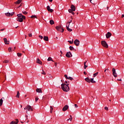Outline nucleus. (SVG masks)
I'll return each instance as SVG.
<instances>
[{"instance_id": "nucleus-18", "label": "nucleus", "mask_w": 124, "mask_h": 124, "mask_svg": "<svg viewBox=\"0 0 124 124\" xmlns=\"http://www.w3.org/2000/svg\"><path fill=\"white\" fill-rule=\"evenodd\" d=\"M36 93H42V90H41L40 88H37L36 90Z\"/></svg>"}, {"instance_id": "nucleus-24", "label": "nucleus", "mask_w": 124, "mask_h": 124, "mask_svg": "<svg viewBox=\"0 0 124 124\" xmlns=\"http://www.w3.org/2000/svg\"><path fill=\"white\" fill-rule=\"evenodd\" d=\"M86 63H87V61L84 62V69H86L88 67V65H86Z\"/></svg>"}, {"instance_id": "nucleus-12", "label": "nucleus", "mask_w": 124, "mask_h": 124, "mask_svg": "<svg viewBox=\"0 0 124 124\" xmlns=\"http://www.w3.org/2000/svg\"><path fill=\"white\" fill-rule=\"evenodd\" d=\"M3 40H4V42L5 43V44L6 45H8L9 44V41H7V39L6 38H4L3 39Z\"/></svg>"}, {"instance_id": "nucleus-1", "label": "nucleus", "mask_w": 124, "mask_h": 124, "mask_svg": "<svg viewBox=\"0 0 124 124\" xmlns=\"http://www.w3.org/2000/svg\"><path fill=\"white\" fill-rule=\"evenodd\" d=\"M68 85H69V84H65L64 83H62L61 84L62 89L63 92H68L69 91L70 89Z\"/></svg>"}, {"instance_id": "nucleus-14", "label": "nucleus", "mask_w": 124, "mask_h": 124, "mask_svg": "<svg viewBox=\"0 0 124 124\" xmlns=\"http://www.w3.org/2000/svg\"><path fill=\"white\" fill-rule=\"evenodd\" d=\"M71 9L72 11H75V10H76V7L74 5H71Z\"/></svg>"}, {"instance_id": "nucleus-22", "label": "nucleus", "mask_w": 124, "mask_h": 124, "mask_svg": "<svg viewBox=\"0 0 124 124\" xmlns=\"http://www.w3.org/2000/svg\"><path fill=\"white\" fill-rule=\"evenodd\" d=\"M22 2V0H18L17 1L15 2L16 4H20Z\"/></svg>"}, {"instance_id": "nucleus-51", "label": "nucleus", "mask_w": 124, "mask_h": 124, "mask_svg": "<svg viewBox=\"0 0 124 124\" xmlns=\"http://www.w3.org/2000/svg\"><path fill=\"white\" fill-rule=\"evenodd\" d=\"M65 83H66V85H67V84H69V83H68V82H67V81H65Z\"/></svg>"}, {"instance_id": "nucleus-44", "label": "nucleus", "mask_w": 124, "mask_h": 124, "mask_svg": "<svg viewBox=\"0 0 124 124\" xmlns=\"http://www.w3.org/2000/svg\"><path fill=\"white\" fill-rule=\"evenodd\" d=\"M64 77L66 79H68V77H67V75H64Z\"/></svg>"}, {"instance_id": "nucleus-26", "label": "nucleus", "mask_w": 124, "mask_h": 124, "mask_svg": "<svg viewBox=\"0 0 124 124\" xmlns=\"http://www.w3.org/2000/svg\"><path fill=\"white\" fill-rule=\"evenodd\" d=\"M47 61L48 62H54V61H53L51 57H48V58L47 59Z\"/></svg>"}, {"instance_id": "nucleus-61", "label": "nucleus", "mask_w": 124, "mask_h": 124, "mask_svg": "<svg viewBox=\"0 0 124 124\" xmlns=\"http://www.w3.org/2000/svg\"><path fill=\"white\" fill-rule=\"evenodd\" d=\"M22 6V4H21L18 7H21Z\"/></svg>"}, {"instance_id": "nucleus-36", "label": "nucleus", "mask_w": 124, "mask_h": 124, "mask_svg": "<svg viewBox=\"0 0 124 124\" xmlns=\"http://www.w3.org/2000/svg\"><path fill=\"white\" fill-rule=\"evenodd\" d=\"M17 55L18 57H21L22 56V53H17Z\"/></svg>"}, {"instance_id": "nucleus-11", "label": "nucleus", "mask_w": 124, "mask_h": 124, "mask_svg": "<svg viewBox=\"0 0 124 124\" xmlns=\"http://www.w3.org/2000/svg\"><path fill=\"white\" fill-rule=\"evenodd\" d=\"M24 18L23 17H18L16 19V21L18 22H20V23H22L23 22Z\"/></svg>"}, {"instance_id": "nucleus-10", "label": "nucleus", "mask_w": 124, "mask_h": 124, "mask_svg": "<svg viewBox=\"0 0 124 124\" xmlns=\"http://www.w3.org/2000/svg\"><path fill=\"white\" fill-rule=\"evenodd\" d=\"M111 36H112V34L110 32H108L106 34V36L107 38H109V37H111Z\"/></svg>"}, {"instance_id": "nucleus-40", "label": "nucleus", "mask_w": 124, "mask_h": 124, "mask_svg": "<svg viewBox=\"0 0 124 124\" xmlns=\"http://www.w3.org/2000/svg\"><path fill=\"white\" fill-rule=\"evenodd\" d=\"M8 51L9 52H11V51H12V48L11 47H9Z\"/></svg>"}, {"instance_id": "nucleus-5", "label": "nucleus", "mask_w": 124, "mask_h": 124, "mask_svg": "<svg viewBox=\"0 0 124 124\" xmlns=\"http://www.w3.org/2000/svg\"><path fill=\"white\" fill-rule=\"evenodd\" d=\"M24 110H28V111H32V108H31V106L30 105H27L25 108Z\"/></svg>"}, {"instance_id": "nucleus-32", "label": "nucleus", "mask_w": 124, "mask_h": 124, "mask_svg": "<svg viewBox=\"0 0 124 124\" xmlns=\"http://www.w3.org/2000/svg\"><path fill=\"white\" fill-rule=\"evenodd\" d=\"M3 62H4V63H7L9 62V60H5Z\"/></svg>"}, {"instance_id": "nucleus-6", "label": "nucleus", "mask_w": 124, "mask_h": 124, "mask_svg": "<svg viewBox=\"0 0 124 124\" xmlns=\"http://www.w3.org/2000/svg\"><path fill=\"white\" fill-rule=\"evenodd\" d=\"M112 75L114 76V77L116 78L118 76V75L117 74V73L116 72V69L113 68H112Z\"/></svg>"}, {"instance_id": "nucleus-41", "label": "nucleus", "mask_w": 124, "mask_h": 124, "mask_svg": "<svg viewBox=\"0 0 124 124\" xmlns=\"http://www.w3.org/2000/svg\"><path fill=\"white\" fill-rule=\"evenodd\" d=\"M73 11H72V9H69L68 10V12L69 13H72V12H73Z\"/></svg>"}, {"instance_id": "nucleus-27", "label": "nucleus", "mask_w": 124, "mask_h": 124, "mask_svg": "<svg viewBox=\"0 0 124 124\" xmlns=\"http://www.w3.org/2000/svg\"><path fill=\"white\" fill-rule=\"evenodd\" d=\"M41 74H43V75H46V73H45V71L43 70V68H42V72L41 73Z\"/></svg>"}, {"instance_id": "nucleus-17", "label": "nucleus", "mask_w": 124, "mask_h": 124, "mask_svg": "<svg viewBox=\"0 0 124 124\" xmlns=\"http://www.w3.org/2000/svg\"><path fill=\"white\" fill-rule=\"evenodd\" d=\"M36 62L37 63H39V64H42V62H41V61L39 59V58H37Z\"/></svg>"}, {"instance_id": "nucleus-55", "label": "nucleus", "mask_w": 124, "mask_h": 124, "mask_svg": "<svg viewBox=\"0 0 124 124\" xmlns=\"http://www.w3.org/2000/svg\"><path fill=\"white\" fill-rule=\"evenodd\" d=\"M118 80V81H122V79H117Z\"/></svg>"}, {"instance_id": "nucleus-52", "label": "nucleus", "mask_w": 124, "mask_h": 124, "mask_svg": "<svg viewBox=\"0 0 124 124\" xmlns=\"http://www.w3.org/2000/svg\"><path fill=\"white\" fill-rule=\"evenodd\" d=\"M60 53H61V55H62V50L60 51Z\"/></svg>"}, {"instance_id": "nucleus-7", "label": "nucleus", "mask_w": 124, "mask_h": 124, "mask_svg": "<svg viewBox=\"0 0 124 124\" xmlns=\"http://www.w3.org/2000/svg\"><path fill=\"white\" fill-rule=\"evenodd\" d=\"M74 44L76 46H79L80 45V41L78 39H76L74 42Z\"/></svg>"}, {"instance_id": "nucleus-45", "label": "nucleus", "mask_w": 124, "mask_h": 124, "mask_svg": "<svg viewBox=\"0 0 124 124\" xmlns=\"http://www.w3.org/2000/svg\"><path fill=\"white\" fill-rule=\"evenodd\" d=\"M105 110H107V111H108V107H105Z\"/></svg>"}, {"instance_id": "nucleus-37", "label": "nucleus", "mask_w": 124, "mask_h": 124, "mask_svg": "<svg viewBox=\"0 0 124 124\" xmlns=\"http://www.w3.org/2000/svg\"><path fill=\"white\" fill-rule=\"evenodd\" d=\"M68 42H69V43H70V44H73V39H72V41H68Z\"/></svg>"}, {"instance_id": "nucleus-48", "label": "nucleus", "mask_w": 124, "mask_h": 124, "mask_svg": "<svg viewBox=\"0 0 124 124\" xmlns=\"http://www.w3.org/2000/svg\"><path fill=\"white\" fill-rule=\"evenodd\" d=\"M75 106L76 108H78V105H77V104H75Z\"/></svg>"}, {"instance_id": "nucleus-33", "label": "nucleus", "mask_w": 124, "mask_h": 124, "mask_svg": "<svg viewBox=\"0 0 124 124\" xmlns=\"http://www.w3.org/2000/svg\"><path fill=\"white\" fill-rule=\"evenodd\" d=\"M68 80H70L71 81H72V80H73V78H72V77H69L68 78Z\"/></svg>"}, {"instance_id": "nucleus-2", "label": "nucleus", "mask_w": 124, "mask_h": 124, "mask_svg": "<svg viewBox=\"0 0 124 124\" xmlns=\"http://www.w3.org/2000/svg\"><path fill=\"white\" fill-rule=\"evenodd\" d=\"M72 22V19L70 20V21L69 22L66 23V27L68 31H72V29L69 28V26H70L69 24H70V23H71Z\"/></svg>"}, {"instance_id": "nucleus-50", "label": "nucleus", "mask_w": 124, "mask_h": 124, "mask_svg": "<svg viewBox=\"0 0 124 124\" xmlns=\"http://www.w3.org/2000/svg\"><path fill=\"white\" fill-rule=\"evenodd\" d=\"M84 75H87V73L86 72H83Z\"/></svg>"}, {"instance_id": "nucleus-63", "label": "nucleus", "mask_w": 124, "mask_h": 124, "mask_svg": "<svg viewBox=\"0 0 124 124\" xmlns=\"http://www.w3.org/2000/svg\"><path fill=\"white\" fill-rule=\"evenodd\" d=\"M107 9L108 10V9H109V7H107Z\"/></svg>"}, {"instance_id": "nucleus-58", "label": "nucleus", "mask_w": 124, "mask_h": 124, "mask_svg": "<svg viewBox=\"0 0 124 124\" xmlns=\"http://www.w3.org/2000/svg\"><path fill=\"white\" fill-rule=\"evenodd\" d=\"M1 99H2H2H5V98H4V97H2L1 98Z\"/></svg>"}, {"instance_id": "nucleus-39", "label": "nucleus", "mask_w": 124, "mask_h": 124, "mask_svg": "<svg viewBox=\"0 0 124 124\" xmlns=\"http://www.w3.org/2000/svg\"><path fill=\"white\" fill-rule=\"evenodd\" d=\"M38 99H39V98H38V97H36L35 100V102H37V101L38 100Z\"/></svg>"}, {"instance_id": "nucleus-64", "label": "nucleus", "mask_w": 124, "mask_h": 124, "mask_svg": "<svg viewBox=\"0 0 124 124\" xmlns=\"http://www.w3.org/2000/svg\"><path fill=\"white\" fill-rule=\"evenodd\" d=\"M92 0H90V2L92 3Z\"/></svg>"}, {"instance_id": "nucleus-4", "label": "nucleus", "mask_w": 124, "mask_h": 124, "mask_svg": "<svg viewBox=\"0 0 124 124\" xmlns=\"http://www.w3.org/2000/svg\"><path fill=\"white\" fill-rule=\"evenodd\" d=\"M101 45L103 47H105V48H108V44L105 41H102L101 42Z\"/></svg>"}, {"instance_id": "nucleus-30", "label": "nucleus", "mask_w": 124, "mask_h": 124, "mask_svg": "<svg viewBox=\"0 0 124 124\" xmlns=\"http://www.w3.org/2000/svg\"><path fill=\"white\" fill-rule=\"evenodd\" d=\"M69 49L71 50V51H73L74 50V47L72 46H70Z\"/></svg>"}, {"instance_id": "nucleus-20", "label": "nucleus", "mask_w": 124, "mask_h": 124, "mask_svg": "<svg viewBox=\"0 0 124 124\" xmlns=\"http://www.w3.org/2000/svg\"><path fill=\"white\" fill-rule=\"evenodd\" d=\"M44 40H45V41H49L48 36H44Z\"/></svg>"}, {"instance_id": "nucleus-46", "label": "nucleus", "mask_w": 124, "mask_h": 124, "mask_svg": "<svg viewBox=\"0 0 124 124\" xmlns=\"http://www.w3.org/2000/svg\"><path fill=\"white\" fill-rule=\"evenodd\" d=\"M13 15H14V12L10 13V16H12Z\"/></svg>"}, {"instance_id": "nucleus-28", "label": "nucleus", "mask_w": 124, "mask_h": 124, "mask_svg": "<svg viewBox=\"0 0 124 124\" xmlns=\"http://www.w3.org/2000/svg\"><path fill=\"white\" fill-rule=\"evenodd\" d=\"M50 113H53V107L52 106H50Z\"/></svg>"}, {"instance_id": "nucleus-42", "label": "nucleus", "mask_w": 124, "mask_h": 124, "mask_svg": "<svg viewBox=\"0 0 124 124\" xmlns=\"http://www.w3.org/2000/svg\"><path fill=\"white\" fill-rule=\"evenodd\" d=\"M31 18H36V19H37V17H36V16H31Z\"/></svg>"}, {"instance_id": "nucleus-9", "label": "nucleus", "mask_w": 124, "mask_h": 124, "mask_svg": "<svg viewBox=\"0 0 124 124\" xmlns=\"http://www.w3.org/2000/svg\"><path fill=\"white\" fill-rule=\"evenodd\" d=\"M17 17H18V18H21V17H22L21 18H23V19H24V20H25V19H26V16H23V15L22 14H17Z\"/></svg>"}, {"instance_id": "nucleus-25", "label": "nucleus", "mask_w": 124, "mask_h": 124, "mask_svg": "<svg viewBox=\"0 0 124 124\" xmlns=\"http://www.w3.org/2000/svg\"><path fill=\"white\" fill-rule=\"evenodd\" d=\"M49 23L50 25H54L55 24V22H54V20H51L49 21Z\"/></svg>"}, {"instance_id": "nucleus-54", "label": "nucleus", "mask_w": 124, "mask_h": 124, "mask_svg": "<svg viewBox=\"0 0 124 124\" xmlns=\"http://www.w3.org/2000/svg\"><path fill=\"white\" fill-rule=\"evenodd\" d=\"M124 15H122V18H124Z\"/></svg>"}, {"instance_id": "nucleus-56", "label": "nucleus", "mask_w": 124, "mask_h": 124, "mask_svg": "<svg viewBox=\"0 0 124 124\" xmlns=\"http://www.w3.org/2000/svg\"><path fill=\"white\" fill-rule=\"evenodd\" d=\"M71 14H72L73 15H74V12H72Z\"/></svg>"}, {"instance_id": "nucleus-21", "label": "nucleus", "mask_w": 124, "mask_h": 124, "mask_svg": "<svg viewBox=\"0 0 124 124\" xmlns=\"http://www.w3.org/2000/svg\"><path fill=\"white\" fill-rule=\"evenodd\" d=\"M2 104H3V100L2 99H0V107L2 106Z\"/></svg>"}, {"instance_id": "nucleus-59", "label": "nucleus", "mask_w": 124, "mask_h": 124, "mask_svg": "<svg viewBox=\"0 0 124 124\" xmlns=\"http://www.w3.org/2000/svg\"><path fill=\"white\" fill-rule=\"evenodd\" d=\"M25 39H27V36H26V35H25Z\"/></svg>"}, {"instance_id": "nucleus-60", "label": "nucleus", "mask_w": 124, "mask_h": 124, "mask_svg": "<svg viewBox=\"0 0 124 124\" xmlns=\"http://www.w3.org/2000/svg\"><path fill=\"white\" fill-rule=\"evenodd\" d=\"M107 70V69H106L105 70H104V72H106V71Z\"/></svg>"}, {"instance_id": "nucleus-13", "label": "nucleus", "mask_w": 124, "mask_h": 124, "mask_svg": "<svg viewBox=\"0 0 124 124\" xmlns=\"http://www.w3.org/2000/svg\"><path fill=\"white\" fill-rule=\"evenodd\" d=\"M68 105H65L62 108V111H65L68 109Z\"/></svg>"}, {"instance_id": "nucleus-49", "label": "nucleus", "mask_w": 124, "mask_h": 124, "mask_svg": "<svg viewBox=\"0 0 124 124\" xmlns=\"http://www.w3.org/2000/svg\"><path fill=\"white\" fill-rule=\"evenodd\" d=\"M5 30V29H1L0 31H3Z\"/></svg>"}, {"instance_id": "nucleus-43", "label": "nucleus", "mask_w": 124, "mask_h": 124, "mask_svg": "<svg viewBox=\"0 0 124 124\" xmlns=\"http://www.w3.org/2000/svg\"><path fill=\"white\" fill-rule=\"evenodd\" d=\"M39 38H40L41 39H43V36H41V35H39Z\"/></svg>"}, {"instance_id": "nucleus-38", "label": "nucleus", "mask_w": 124, "mask_h": 124, "mask_svg": "<svg viewBox=\"0 0 124 124\" xmlns=\"http://www.w3.org/2000/svg\"><path fill=\"white\" fill-rule=\"evenodd\" d=\"M22 13L23 14H24L25 15H27V14H28V12H27L26 11H22Z\"/></svg>"}, {"instance_id": "nucleus-57", "label": "nucleus", "mask_w": 124, "mask_h": 124, "mask_svg": "<svg viewBox=\"0 0 124 124\" xmlns=\"http://www.w3.org/2000/svg\"><path fill=\"white\" fill-rule=\"evenodd\" d=\"M49 1H50V2H52V1H53V0H48Z\"/></svg>"}, {"instance_id": "nucleus-16", "label": "nucleus", "mask_w": 124, "mask_h": 124, "mask_svg": "<svg viewBox=\"0 0 124 124\" xmlns=\"http://www.w3.org/2000/svg\"><path fill=\"white\" fill-rule=\"evenodd\" d=\"M18 122H19V121L18 120V119H16V122L12 121L10 123V124H18Z\"/></svg>"}, {"instance_id": "nucleus-53", "label": "nucleus", "mask_w": 124, "mask_h": 124, "mask_svg": "<svg viewBox=\"0 0 124 124\" xmlns=\"http://www.w3.org/2000/svg\"><path fill=\"white\" fill-rule=\"evenodd\" d=\"M57 62H55V65L56 67H57Z\"/></svg>"}, {"instance_id": "nucleus-23", "label": "nucleus", "mask_w": 124, "mask_h": 124, "mask_svg": "<svg viewBox=\"0 0 124 124\" xmlns=\"http://www.w3.org/2000/svg\"><path fill=\"white\" fill-rule=\"evenodd\" d=\"M16 97H17V98H19V97H20V93L19 92V91H17V94H16Z\"/></svg>"}, {"instance_id": "nucleus-29", "label": "nucleus", "mask_w": 124, "mask_h": 124, "mask_svg": "<svg viewBox=\"0 0 124 124\" xmlns=\"http://www.w3.org/2000/svg\"><path fill=\"white\" fill-rule=\"evenodd\" d=\"M91 83H95V81L93 80V78H92L90 79Z\"/></svg>"}, {"instance_id": "nucleus-19", "label": "nucleus", "mask_w": 124, "mask_h": 124, "mask_svg": "<svg viewBox=\"0 0 124 124\" xmlns=\"http://www.w3.org/2000/svg\"><path fill=\"white\" fill-rule=\"evenodd\" d=\"M85 80L86 82H88V83H91V79L89 78H85Z\"/></svg>"}, {"instance_id": "nucleus-35", "label": "nucleus", "mask_w": 124, "mask_h": 124, "mask_svg": "<svg viewBox=\"0 0 124 124\" xmlns=\"http://www.w3.org/2000/svg\"><path fill=\"white\" fill-rule=\"evenodd\" d=\"M70 118L67 120V121H69L70 120V121H72V116L71 115H70Z\"/></svg>"}, {"instance_id": "nucleus-15", "label": "nucleus", "mask_w": 124, "mask_h": 124, "mask_svg": "<svg viewBox=\"0 0 124 124\" xmlns=\"http://www.w3.org/2000/svg\"><path fill=\"white\" fill-rule=\"evenodd\" d=\"M46 8H47V11H49V12H51V13L53 12V9H52L50 8V6H49V5L47 6L46 7Z\"/></svg>"}, {"instance_id": "nucleus-34", "label": "nucleus", "mask_w": 124, "mask_h": 124, "mask_svg": "<svg viewBox=\"0 0 124 124\" xmlns=\"http://www.w3.org/2000/svg\"><path fill=\"white\" fill-rule=\"evenodd\" d=\"M98 74V72H96V73L93 74V77H96V76H97Z\"/></svg>"}, {"instance_id": "nucleus-31", "label": "nucleus", "mask_w": 124, "mask_h": 124, "mask_svg": "<svg viewBox=\"0 0 124 124\" xmlns=\"http://www.w3.org/2000/svg\"><path fill=\"white\" fill-rule=\"evenodd\" d=\"M6 16H7L8 17H10V13H7L5 14Z\"/></svg>"}, {"instance_id": "nucleus-62", "label": "nucleus", "mask_w": 124, "mask_h": 124, "mask_svg": "<svg viewBox=\"0 0 124 124\" xmlns=\"http://www.w3.org/2000/svg\"><path fill=\"white\" fill-rule=\"evenodd\" d=\"M49 78H53V77L52 76H50V77Z\"/></svg>"}, {"instance_id": "nucleus-47", "label": "nucleus", "mask_w": 124, "mask_h": 124, "mask_svg": "<svg viewBox=\"0 0 124 124\" xmlns=\"http://www.w3.org/2000/svg\"><path fill=\"white\" fill-rule=\"evenodd\" d=\"M29 36L30 37H31V36H32V34L31 33L29 34Z\"/></svg>"}, {"instance_id": "nucleus-3", "label": "nucleus", "mask_w": 124, "mask_h": 124, "mask_svg": "<svg viewBox=\"0 0 124 124\" xmlns=\"http://www.w3.org/2000/svg\"><path fill=\"white\" fill-rule=\"evenodd\" d=\"M56 29L58 31H61V32H63V31H64V29H63L62 26H56Z\"/></svg>"}, {"instance_id": "nucleus-8", "label": "nucleus", "mask_w": 124, "mask_h": 124, "mask_svg": "<svg viewBox=\"0 0 124 124\" xmlns=\"http://www.w3.org/2000/svg\"><path fill=\"white\" fill-rule=\"evenodd\" d=\"M66 57L67 58H71L72 57V54H71L70 51H69L66 53Z\"/></svg>"}]
</instances>
